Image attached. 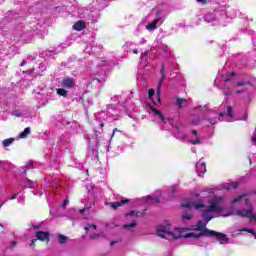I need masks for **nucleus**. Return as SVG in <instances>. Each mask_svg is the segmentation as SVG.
Segmentation results:
<instances>
[{
	"mask_svg": "<svg viewBox=\"0 0 256 256\" xmlns=\"http://www.w3.org/2000/svg\"><path fill=\"white\" fill-rule=\"evenodd\" d=\"M204 197L197 195L195 198H186L182 201L181 207L185 209H195L202 212V219L196 225L192 226L191 232H187V228H172L171 224L161 225L157 228L156 234L167 241H175V239H200V237H212L217 239L220 245L229 241L227 235L210 230L207 228L209 221L217 215L223 213L227 207V197L212 196L208 199V205L205 204Z\"/></svg>",
	"mask_w": 256,
	"mask_h": 256,
	"instance_id": "obj_1",
	"label": "nucleus"
},
{
	"mask_svg": "<svg viewBox=\"0 0 256 256\" xmlns=\"http://www.w3.org/2000/svg\"><path fill=\"white\" fill-rule=\"evenodd\" d=\"M159 50H160V53H163L164 60L162 62L161 69H160L161 78L158 82L157 101L155 102L153 100V97L155 96V90L149 89L148 97L154 105L145 104L144 108L146 112L149 113V115H151L152 117H154V119L158 121V123H164V125H167V119L163 116V113H161V111L157 109V107L161 105V98L159 97V95L161 93V87L163 85V82L167 79V69H171V67H173V64L175 63V56L173 55V53H171V49L169 48V46L165 44H162Z\"/></svg>",
	"mask_w": 256,
	"mask_h": 256,
	"instance_id": "obj_2",
	"label": "nucleus"
},
{
	"mask_svg": "<svg viewBox=\"0 0 256 256\" xmlns=\"http://www.w3.org/2000/svg\"><path fill=\"white\" fill-rule=\"evenodd\" d=\"M227 101L229 98H225L224 102L220 106V112L209 110L207 105L197 106L194 111H200L201 115H193L190 117L192 125H204V127H209L210 125H215L219 121H247V116L242 118H235V112H233V107L227 106Z\"/></svg>",
	"mask_w": 256,
	"mask_h": 256,
	"instance_id": "obj_3",
	"label": "nucleus"
},
{
	"mask_svg": "<svg viewBox=\"0 0 256 256\" xmlns=\"http://www.w3.org/2000/svg\"><path fill=\"white\" fill-rule=\"evenodd\" d=\"M111 104L107 106V111H102L96 115V119H99V127L103 129L105 122L111 121V117H120L122 113H127L129 108H127V100L123 99L122 96H113L110 99Z\"/></svg>",
	"mask_w": 256,
	"mask_h": 256,
	"instance_id": "obj_4",
	"label": "nucleus"
},
{
	"mask_svg": "<svg viewBox=\"0 0 256 256\" xmlns=\"http://www.w3.org/2000/svg\"><path fill=\"white\" fill-rule=\"evenodd\" d=\"M115 65H119L117 58H110L108 60L94 58L92 64L88 65V69H90L92 75H94V78L89 85H99V83H103L107 75V69H111L115 67Z\"/></svg>",
	"mask_w": 256,
	"mask_h": 256,
	"instance_id": "obj_5",
	"label": "nucleus"
},
{
	"mask_svg": "<svg viewBox=\"0 0 256 256\" xmlns=\"http://www.w3.org/2000/svg\"><path fill=\"white\" fill-rule=\"evenodd\" d=\"M167 124L170 126L171 133L176 139L187 141L191 143V145H201V143H203V138L199 135L197 130H192L187 136L185 134V127L181 122L173 118H168L166 121V125Z\"/></svg>",
	"mask_w": 256,
	"mask_h": 256,
	"instance_id": "obj_6",
	"label": "nucleus"
},
{
	"mask_svg": "<svg viewBox=\"0 0 256 256\" xmlns=\"http://www.w3.org/2000/svg\"><path fill=\"white\" fill-rule=\"evenodd\" d=\"M228 19L229 16L227 15L225 6H217L216 8L207 11L203 16L205 23H208L212 27L225 26L227 25Z\"/></svg>",
	"mask_w": 256,
	"mask_h": 256,
	"instance_id": "obj_7",
	"label": "nucleus"
},
{
	"mask_svg": "<svg viewBox=\"0 0 256 256\" xmlns=\"http://www.w3.org/2000/svg\"><path fill=\"white\" fill-rule=\"evenodd\" d=\"M49 56H33L29 55L27 59L23 60L20 64L21 67H25V65H36L33 66L31 69L27 70L26 73L31 75L33 71H36V75H41L43 71L47 69V57H51L53 55V51H49Z\"/></svg>",
	"mask_w": 256,
	"mask_h": 256,
	"instance_id": "obj_8",
	"label": "nucleus"
},
{
	"mask_svg": "<svg viewBox=\"0 0 256 256\" xmlns=\"http://www.w3.org/2000/svg\"><path fill=\"white\" fill-rule=\"evenodd\" d=\"M244 203H245L246 207L241 210H235L234 215H237L238 217L250 219V223H253V221L256 222V214L253 213L255 208L251 204V201H249V199L245 198Z\"/></svg>",
	"mask_w": 256,
	"mask_h": 256,
	"instance_id": "obj_9",
	"label": "nucleus"
},
{
	"mask_svg": "<svg viewBox=\"0 0 256 256\" xmlns=\"http://www.w3.org/2000/svg\"><path fill=\"white\" fill-rule=\"evenodd\" d=\"M99 129H101V128H97V124H95L94 133H95V137H96V141H95L96 146L88 147V157H91L92 160L99 159V151L97 150V145H99V139H101V137H103V133L101 131H99Z\"/></svg>",
	"mask_w": 256,
	"mask_h": 256,
	"instance_id": "obj_10",
	"label": "nucleus"
},
{
	"mask_svg": "<svg viewBox=\"0 0 256 256\" xmlns=\"http://www.w3.org/2000/svg\"><path fill=\"white\" fill-rule=\"evenodd\" d=\"M145 215V210H143L142 212H137L132 210L130 213L126 214V219H131V223L130 224H125L123 225V229H128V231H133V229H135V227H137V222L135 221V219H137V217H143Z\"/></svg>",
	"mask_w": 256,
	"mask_h": 256,
	"instance_id": "obj_11",
	"label": "nucleus"
},
{
	"mask_svg": "<svg viewBox=\"0 0 256 256\" xmlns=\"http://www.w3.org/2000/svg\"><path fill=\"white\" fill-rule=\"evenodd\" d=\"M163 21H165V17L161 13H158L152 22L145 24V31H155L157 27L163 25Z\"/></svg>",
	"mask_w": 256,
	"mask_h": 256,
	"instance_id": "obj_12",
	"label": "nucleus"
},
{
	"mask_svg": "<svg viewBox=\"0 0 256 256\" xmlns=\"http://www.w3.org/2000/svg\"><path fill=\"white\" fill-rule=\"evenodd\" d=\"M46 183H48L50 189H59L61 187V179L57 178V176H47Z\"/></svg>",
	"mask_w": 256,
	"mask_h": 256,
	"instance_id": "obj_13",
	"label": "nucleus"
},
{
	"mask_svg": "<svg viewBox=\"0 0 256 256\" xmlns=\"http://www.w3.org/2000/svg\"><path fill=\"white\" fill-rule=\"evenodd\" d=\"M18 185L23 187V189H37V182H33L28 178L19 180Z\"/></svg>",
	"mask_w": 256,
	"mask_h": 256,
	"instance_id": "obj_14",
	"label": "nucleus"
},
{
	"mask_svg": "<svg viewBox=\"0 0 256 256\" xmlns=\"http://www.w3.org/2000/svg\"><path fill=\"white\" fill-rule=\"evenodd\" d=\"M61 87L64 89H73L75 87V80L73 78H63L60 82Z\"/></svg>",
	"mask_w": 256,
	"mask_h": 256,
	"instance_id": "obj_15",
	"label": "nucleus"
},
{
	"mask_svg": "<svg viewBox=\"0 0 256 256\" xmlns=\"http://www.w3.org/2000/svg\"><path fill=\"white\" fill-rule=\"evenodd\" d=\"M196 171H197L198 177H203V175H205V173L207 172V165L205 164V162H203L202 160L197 162Z\"/></svg>",
	"mask_w": 256,
	"mask_h": 256,
	"instance_id": "obj_16",
	"label": "nucleus"
},
{
	"mask_svg": "<svg viewBox=\"0 0 256 256\" xmlns=\"http://www.w3.org/2000/svg\"><path fill=\"white\" fill-rule=\"evenodd\" d=\"M103 46L102 45H99V46H95V42H92L90 45H88L86 48H85V52L88 54V55H93L95 53H97V50L98 49H101Z\"/></svg>",
	"mask_w": 256,
	"mask_h": 256,
	"instance_id": "obj_17",
	"label": "nucleus"
},
{
	"mask_svg": "<svg viewBox=\"0 0 256 256\" xmlns=\"http://www.w3.org/2000/svg\"><path fill=\"white\" fill-rule=\"evenodd\" d=\"M150 57H151V51H149V50H147L141 54V57H140L141 62L140 63L142 65V67H145V65H148Z\"/></svg>",
	"mask_w": 256,
	"mask_h": 256,
	"instance_id": "obj_18",
	"label": "nucleus"
},
{
	"mask_svg": "<svg viewBox=\"0 0 256 256\" xmlns=\"http://www.w3.org/2000/svg\"><path fill=\"white\" fill-rule=\"evenodd\" d=\"M174 105L177 109L181 110V109H185L186 105H187V99L185 98H179L177 97L175 99Z\"/></svg>",
	"mask_w": 256,
	"mask_h": 256,
	"instance_id": "obj_19",
	"label": "nucleus"
},
{
	"mask_svg": "<svg viewBox=\"0 0 256 256\" xmlns=\"http://www.w3.org/2000/svg\"><path fill=\"white\" fill-rule=\"evenodd\" d=\"M144 34H145V23L142 22L138 24V26L134 30V35L135 37H143Z\"/></svg>",
	"mask_w": 256,
	"mask_h": 256,
	"instance_id": "obj_20",
	"label": "nucleus"
},
{
	"mask_svg": "<svg viewBox=\"0 0 256 256\" xmlns=\"http://www.w3.org/2000/svg\"><path fill=\"white\" fill-rule=\"evenodd\" d=\"M36 238L38 239V241H49V233L38 231L36 232Z\"/></svg>",
	"mask_w": 256,
	"mask_h": 256,
	"instance_id": "obj_21",
	"label": "nucleus"
},
{
	"mask_svg": "<svg viewBox=\"0 0 256 256\" xmlns=\"http://www.w3.org/2000/svg\"><path fill=\"white\" fill-rule=\"evenodd\" d=\"M12 115L14 117H29V112H27V110H19V109H16V110H13L12 111Z\"/></svg>",
	"mask_w": 256,
	"mask_h": 256,
	"instance_id": "obj_22",
	"label": "nucleus"
},
{
	"mask_svg": "<svg viewBox=\"0 0 256 256\" xmlns=\"http://www.w3.org/2000/svg\"><path fill=\"white\" fill-rule=\"evenodd\" d=\"M125 203H129V199L112 202V203H110V207H112V209H119V207H123V205H125Z\"/></svg>",
	"mask_w": 256,
	"mask_h": 256,
	"instance_id": "obj_23",
	"label": "nucleus"
},
{
	"mask_svg": "<svg viewBox=\"0 0 256 256\" xmlns=\"http://www.w3.org/2000/svg\"><path fill=\"white\" fill-rule=\"evenodd\" d=\"M75 31H83L85 29V21L79 20L73 25Z\"/></svg>",
	"mask_w": 256,
	"mask_h": 256,
	"instance_id": "obj_24",
	"label": "nucleus"
},
{
	"mask_svg": "<svg viewBox=\"0 0 256 256\" xmlns=\"http://www.w3.org/2000/svg\"><path fill=\"white\" fill-rule=\"evenodd\" d=\"M149 199H152V201H155V203H159V201H161V196H152V195H148L146 197H142L141 201H143L144 203H147V201Z\"/></svg>",
	"mask_w": 256,
	"mask_h": 256,
	"instance_id": "obj_25",
	"label": "nucleus"
},
{
	"mask_svg": "<svg viewBox=\"0 0 256 256\" xmlns=\"http://www.w3.org/2000/svg\"><path fill=\"white\" fill-rule=\"evenodd\" d=\"M41 29V24L37 23L36 26H34L30 31L29 34L30 35H41V32L43 30H39Z\"/></svg>",
	"mask_w": 256,
	"mask_h": 256,
	"instance_id": "obj_26",
	"label": "nucleus"
},
{
	"mask_svg": "<svg viewBox=\"0 0 256 256\" xmlns=\"http://www.w3.org/2000/svg\"><path fill=\"white\" fill-rule=\"evenodd\" d=\"M31 135V127H26L23 132H20L19 139H27Z\"/></svg>",
	"mask_w": 256,
	"mask_h": 256,
	"instance_id": "obj_27",
	"label": "nucleus"
},
{
	"mask_svg": "<svg viewBox=\"0 0 256 256\" xmlns=\"http://www.w3.org/2000/svg\"><path fill=\"white\" fill-rule=\"evenodd\" d=\"M245 194H242V195H240V196H237L236 198H234L233 200H231V206L232 207H235V205L237 204V203H242L243 202V199H245Z\"/></svg>",
	"mask_w": 256,
	"mask_h": 256,
	"instance_id": "obj_28",
	"label": "nucleus"
},
{
	"mask_svg": "<svg viewBox=\"0 0 256 256\" xmlns=\"http://www.w3.org/2000/svg\"><path fill=\"white\" fill-rule=\"evenodd\" d=\"M91 209V203L89 201L86 202V205L84 208L79 210L80 215H89V210Z\"/></svg>",
	"mask_w": 256,
	"mask_h": 256,
	"instance_id": "obj_29",
	"label": "nucleus"
},
{
	"mask_svg": "<svg viewBox=\"0 0 256 256\" xmlns=\"http://www.w3.org/2000/svg\"><path fill=\"white\" fill-rule=\"evenodd\" d=\"M177 189H179L177 185H172L168 188V193L170 194L169 199H173V197H175V193H177Z\"/></svg>",
	"mask_w": 256,
	"mask_h": 256,
	"instance_id": "obj_30",
	"label": "nucleus"
},
{
	"mask_svg": "<svg viewBox=\"0 0 256 256\" xmlns=\"http://www.w3.org/2000/svg\"><path fill=\"white\" fill-rule=\"evenodd\" d=\"M233 77H235V73L231 72V73H227L222 74V80L225 81L226 83H228V81H231V79H233Z\"/></svg>",
	"mask_w": 256,
	"mask_h": 256,
	"instance_id": "obj_31",
	"label": "nucleus"
},
{
	"mask_svg": "<svg viewBox=\"0 0 256 256\" xmlns=\"http://www.w3.org/2000/svg\"><path fill=\"white\" fill-rule=\"evenodd\" d=\"M56 93L60 97H67V95H69V91L65 90V88H58V89H56Z\"/></svg>",
	"mask_w": 256,
	"mask_h": 256,
	"instance_id": "obj_32",
	"label": "nucleus"
},
{
	"mask_svg": "<svg viewBox=\"0 0 256 256\" xmlns=\"http://www.w3.org/2000/svg\"><path fill=\"white\" fill-rule=\"evenodd\" d=\"M13 143H15V138H8L3 140L2 142L3 147H10L11 145H13Z\"/></svg>",
	"mask_w": 256,
	"mask_h": 256,
	"instance_id": "obj_33",
	"label": "nucleus"
},
{
	"mask_svg": "<svg viewBox=\"0 0 256 256\" xmlns=\"http://www.w3.org/2000/svg\"><path fill=\"white\" fill-rule=\"evenodd\" d=\"M191 219H193V214L190 212H184L182 214V220L183 221H191Z\"/></svg>",
	"mask_w": 256,
	"mask_h": 256,
	"instance_id": "obj_34",
	"label": "nucleus"
},
{
	"mask_svg": "<svg viewBox=\"0 0 256 256\" xmlns=\"http://www.w3.org/2000/svg\"><path fill=\"white\" fill-rule=\"evenodd\" d=\"M111 0H101V2L97 5L96 9L97 11H101V9H105V7H107V2H109Z\"/></svg>",
	"mask_w": 256,
	"mask_h": 256,
	"instance_id": "obj_35",
	"label": "nucleus"
},
{
	"mask_svg": "<svg viewBox=\"0 0 256 256\" xmlns=\"http://www.w3.org/2000/svg\"><path fill=\"white\" fill-rule=\"evenodd\" d=\"M58 241L60 243V245H65V243H67V237H65L64 235H59L58 236Z\"/></svg>",
	"mask_w": 256,
	"mask_h": 256,
	"instance_id": "obj_36",
	"label": "nucleus"
},
{
	"mask_svg": "<svg viewBox=\"0 0 256 256\" xmlns=\"http://www.w3.org/2000/svg\"><path fill=\"white\" fill-rule=\"evenodd\" d=\"M19 195H21V191H19L18 193H13L11 196H9L6 201H13L15 199H17V197H19Z\"/></svg>",
	"mask_w": 256,
	"mask_h": 256,
	"instance_id": "obj_37",
	"label": "nucleus"
},
{
	"mask_svg": "<svg viewBox=\"0 0 256 256\" xmlns=\"http://www.w3.org/2000/svg\"><path fill=\"white\" fill-rule=\"evenodd\" d=\"M239 187V182H232L227 185V189H237Z\"/></svg>",
	"mask_w": 256,
	"mask_h": 256,
	"instance_id": "obj_38",
	"label": "nucleus"
},
{
	"mask_svg": "<svg viewBox=\"0 0 256 256\" xmlns=\"http://www.w3.org/2000/svg\"><path fill=\"white\" fill-rule=\"evenodd\" d=\"M247 85H249L250 87H251V84L249 83V82H238L237 84H236V87H243L244 89H247L246 87H247Z\"/></svg>",
	"mask_w": 256,
	"mask_h": 256,
	"instance_id": "obj_39",
	"label": "nucleus"
},
{
	"mask_svg": "<svg viewBox=\"0 0 256 256\" xmlns=\"http://www.w3.org/2000/svg\"><path fill=\"white\" fill-rule=\"evenodd\" d=\"M85 231H89V229H93V231H95V229H97V225L95 224H87V226H85Z\"/></svg>",
	"mask_w": 256,
	"mask_h": 256,
	"instance_id": "obj_40",
	"label": "nucleus"
},
{
	"mask_svg": "<svg viewBox=\"0 0 256 256\" xmlns=\"http://www.w3.org/2000/svg\"><path fill=\"white\" fill-rule=\"evenodd\" d=\"M240 231H246V233H251V235H253L255 237V239H256L255 230L244 228V229H242Z\"/></svg>",
	"mask_w": 256,
	"mask_h": 256,
	"instance_id": "obj_41",
	"label": "nucleus"
},
{
	"mask_svg": "<svg viewBox=\"0 0 256 256\" xmlns=\"http://www.w3.org/2000/svg\"><path fill=\"white\" fill-rule=\"evenodd\" d=\"M34 15H36L35 19H41L42 15H43V10H38L34 13Z\"/></svg>",
	"mask_w": 256,
	"mask_h": 256,
	"instance_id": "obj_42",
	"label": "nucleus"
},
{
	"mask_svg": "<svg viewBox=\"0 0 256 256\" xmlns=\"http://www.w3.org/2000/svg\"><path fill=\"white\" fill-rule=\"evenodd\" d=\"M88 193H93V184L87 186Z\"/></svg>",
	"mask_w": 256,
	"mask_h": 256,
	"instance_id": "obj_43",
	"label": "nucleus"
},
{
	"mask_svg": "<svg viewBox=\"0 0 256 256\" xmlns=\"http://www.w3.org/2000/svg\"><path fill=\"white\" fill-rule=\"evenodd\" d=\"M170 77H171V79H175V77H180V76L177 75V72H172V73H170Z\"/></svg>",
	"mask_w": 256,
	"mask_h": 256,
	"instance_id": "obj_44",
	"label": "nucleus"
},
{
	"mask_svg": "<svg viewBox=\"0 0 256 256\" xmlns=\"http://www.w3.org/2000/svg\"><path fill=\"white\" fill-rule=\"evenodd\" d=\"M145 43H147V40H145V38H141V41L138 42V45H145Z\"/></svg>",
	"mask_w": 256,
	"mask_h": 256,
	"instance_id": "obj_45",
	"label": "nucleus"
},
{
	"mask_svg": "<svg viewBox=\"0 0 256 256\" xmlns=\"http://www.w3.org/2000/svg\"><path fill=\"white\" fill-rule=\"evenodd\" d=\"M115 133H121V130L115 128V129L113 130V133H112V136H111V137H115Z\"/></svg>",
	"mask_w": 256,
	"mask_h": 256,
	"instance_id": "obj_46",
	"label": "nucleus"
},
{
	"mask_svg": "<svg viewBox=\"0 0 256 256\" xmlns=\"http://www.w3.org/2000/svg\"><path fill=\"white\" fill-rule=\"evenodd\" d=\"M67 203H69L68 199H65L64 202L62 203V208L65 209L67 207Z\"/></svg>",
	"mask_w": 256,
	"mask_h": 256,
	"instance_id": "obj_47",
	"label": "nucleus"
},
{
	"mask_svg": "<svg viewBox=\"0 0 256 256\" xmlns=\"http://www.w3.org/2000/svg\"><path fill=\"white\" fill-rule=\"evenodd\" d=\"M35 9H37V7H31L29 8L28 12L30 15H33V11H35Z\"/></svg>",
	"mask_w": 256,
	"mask_h": 256,
	"instance_id": "obj_48",
	"label": "nucleus"
},
{
	"mask_svg": "<svg viewBox=\"0 0 256 256\" xmlns=\"http://www.w3.org/2000/svg\"><path fill=\"white\" fill-rule=\"evenodd\" d=\"M99 234H91L90 239H98Z\"/></svg>",
	"mask_w": 256,
	"mask_h": 256,
	"instance_id": "obj_49",
	"label": "nucleus"
},
{
	"mask_svg": "<svg viewBox=\"0 0 256 256\" xmlns=\"http://www.w3.org/2000/svg\"><path fill=\"white\" fill-rule=\"evenodd\" d=\"M18 203H22V205H25V199L23 198H17Z\"/></svg>",
	"mask_w": 256,
	"mask_h": 256,
	"instance_id": "obj_50",
	"label": "nucleus"
},
{
	"mask_svg": "<svg viewBox=\"0 0 256 256\" xmlns=\"http://www.w3.org/2000/svg\"><path fill=\"white\" fill-rule=\"evenodd\" d=\"M68 45L67 44H61L58 46L59 49H67Z\"/></svg>",
	"mask_w": 256,
	"mask_h": 256,
	"instance_id": "obj_51",
	"label": "nucleus"
},
{
	"mask_svg": "<svg viewBox=\"0 0 256 256\" xmlns=\"http://www.w3.org/2000/svg\"><path fill=\"white\" fill-rule=\"evenodd\" d=\"M26 167H27L28 169H31V167H33V161H30V162L26 165Z\"/></svg>",
	"mask_w": 256,
	"mask_h": 256,
	"instance_id": "obj_52",
	"label": "nucleus"
},
{
	"mask_svg": "<svg viewBox=\"0 0 256 256\" xmlns=\"http://www.w3.org/2000/svg\"><path fill=\"white\" fill-rule=\"evenodd\" d=\"M223 93H224V95L229 96V95H231V90L228 89V90L224 91Z\"/></svg>",
	"mask_w": 256,
	"mask_h": 256,
	"instance_id": "obj_53",
	"label": "nucleus"
},
{
	"mask_svg": "<svg viewBox=\"0 0 256 256\" xmlns=\"http://www.w3.org/2000/svg\"><path fill=\"white\" fill-rule=\"evenodd\" d=\"M132 53H134V55H137V53H139V51L135 48V49H132Z\"/></svg>",
	"mask_w": 256,
	"mask_h": 256,
	"instance_id": "obj_54",
	"label": "nucleus"
},
{
	"mask_svg": "<svg viewBox=\"0 0 256 256\" xmlns=\"http://www.w3.org/2000/svg\"><path fill=\"white\" fill-rule=\"evenodd\" d=\"M62 9H63L62 7H56V11H58V13H61Z\"/></svg>",
	"mask_w": 256,
	"mask_h": 256,
	"instance_id": "obj_55",
	"label": "nucleus"
},
{
	"mask_svg": "<svg viewBox=\"0 0 256 256\" xmlns=\"http://www.w3.org/2000/svg\"><path fill=\"white\" fill-rule=\"evenodd\" d=\"M35 241H37V239H34L31 241V243H30L31 247H33V245H35Z\"/></svg>",
	"mask_w": 256,
	"mask_h": 256,
	"instance_id": "obj_56",
	"label": "nucleus"
},
{
	"mask_svg": "<svg viewBox=\"0 0 256 256\" xmlns=\"http://www.w3.org/2000/svg\"><path fill=\"white\" fill-rule=\"evenodd\" d=\"M198 3H206L205 0H197Z\"/></svg>",
	"mask_w": 256,
	"mask_h": 256,
	"instance_id": "obj_57",
	"label": "nucleus"
},
{
	"mask_svg": "<svg viewBox=\"0 0 256 256\" xmlns=\"http://www.w3.org/2000/svg\"><path fill=\"white\" fill-rule=\"evenodd\" d=\"M236 93H243V90H236Z\"/></svg>",
	"mask_w": 256,
	"mask_h": 256,
	"instance_id": "obj_58",
	"label": "nucleus"
},
{
	"mask_svg": "<svg viewBox=\"0 0 256 256\" xmlns=\"http://www.w3.org/2000/svg\"><path fill=\"white\" fill-rule=\"evenodd\" d=\"M1 207H3V203H2V204H0V209H1ZM0 227H3V225H2V224H0Z\"/></svg>",
	"mask_w": 256,
	"mask_h": 256,
	"instance_id": "obj_59",
	"label": "nucleus"
},
{
	"mask_svg": "<svg viewBox=\"0 0 256 256\" xmlns=\"http://www.w3.org/2000/svg\"><path fill=\"white\" fill-rule=\"evenodd\" d=\"M210 193H215V189H211V190H210Z\"/></svg>",
	"mask_w": 256,
	"mask_h": 256,
	"instance_id": "obj_60",
	"label": "nucleus"
},
{
	"mask_svg": "<svg viewBox=\"0 0 256 256\" xmlns=\"http://www.w3.org/2000/svg\"><path fill=\"white\" fill-rule=\"evenodd\" d=\"M12 245H13V246L17 245V242H12Z\"/></svg>",
	"mask_w": 256,
	"mask_h": 256,
	"instance_id": "obj_61",
	"label": "nucleus"
},
{
	"mask_svg": "<svg viewBox=\"0 0 256 256\" xmlns=\"http://www.w3.org/2000/svg\"><path fill=\"white\" fill-rule=\"evenodd\" d=\"M34 229H39V226H34Z\"/></svg>",
	"mask_w": 256,
	"mask_h": 256,
	"instance_id": "obj_62",
	"label": "nucleus"
},
{
	"mask_svg": "<svg viewBox=\"0 0 256 256\" xmlns=\"http://www.w3.org/2000/svg\"><path fill=\"white\" fill-rule=\"evenodd\" d=\"M111 245H112V246L115 245V242H111Z\"/></svg>",
	"mask_w": 256,
	"mask_h": 256,
	"instance_id": "obj_63",
	"label": "nucleus"
},
{
	"mask_svg": "<svg viewBox=\"0 0 256 256\" xmlns=\"http://www.w3.org/2000/svg\"><path fill=\"white\" fill-rule=\"evenodd\" d=\"M23 173H27V170H24Z\"/></svg>",
	"mask_w": 256,
	"mask_h": 256,
	"instance_id": "obj_64",
	"label": "nucleus"
}]
</instances>
